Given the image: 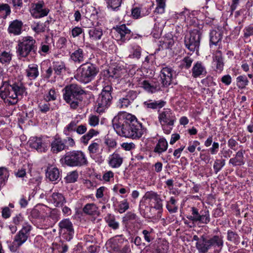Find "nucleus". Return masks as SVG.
<instances>
[{
  "mask_svg": "<svg viewBox=\"0 0 253 253\" xmlns=\"http://www.w3.org/2000/svg\"><path fill=\"white\" fill-rule=\"evenodd\" d=\"M190 213L186 217L190 221L183 219L184 224L190 227L195 224H208L211 221L210 211L207 207L200 210L196 207H192L190 208Z\"/></svg>",
  "mask_w": 253,
  "mask_h": 253,
  "instance_id": "39448f33",
  "label": "nucleus"
},
{
  "mask_svg": "<svg viewBox=\"0 0 253 253\" xmlns=\"http://www.w3.org/2000/svg\"><path fill=\"white\" fill-rule=\"evenodd\" d=\"M48 200L54 205L55 207H63L67 202V200L63 194L58 192H53L48 198Z\"/></svg>",
  "mask_w": 253,
  "mask_h": 253,
  "instance_id": "bb28decb",
  "label": "nucleus"
},
{
  "mask_svg": "<svg viewBox=\"0 0 253 253\" xmlns=\"http://www.w3.org/2000/svg\"><path fill=\"white\" fill-rule=\"evenodd\" d=\"M193 62L192 58L186 56L180 61L178 67L181 70H188L191 67Z\"/></svg>",
  "mask_w": 253,
  "mask_h": 253,
  "instance_id": "09e8293b",
  "label": "nucleus"
},
{
  "mask_svg": "<svg viewBox=\"0 0 253 253\" xmlns=\"http://www.w3.org/2000/svg\"><path fill=\"white\" fill-rule=\"evenodd\" d=\"M45 24H43L41 22H35L33 25L31 26V29L32 30L38 34L44 32L45 31Z\"/></svg>",
  "mask_w": 253,
  "mask_h": 253,
  "instance_id": "4d7b16f0",
  "label": "nucleus"
},
{
  "mask_svg": "<svg viewBox=\"0 0 253 253\" xmlns=\"http://www.w3.org/2000/svg\"><path fill=\"white\" fill-rule=\"evenodd\" d=\"M46 177L50 181L57 183L61 179L59 169L56 167H48L45 171Z\"/></svg>",
  "mask_w": 253,
  "mask_h": 253,
  "instance_id": "cd10ccee",
  "label": "nucleus"
},
{
  "mask_svg": "<svg viewBox=\"0 0 253 253\" xmlns=\"http://www.w3.org/2000/svg\"><path fill=\"white\" fill-rule=\"evenodd\" d=\"M96 66L90 63H86L77 69L76 79L80 82L88 83L93 80L98 72Z\"/></svg>",
  "mask_w": 253,
  "mask_h": 253,
  "instance_id": "1a4fd4ad",
  "label": "nucleus"
},
{
  "mask_svg": "<svg viewBox=\"0 0 253 253\" xmlns=\"http://www.w3.org/2000/svg\"><path fill=\"white\" fill-rule=\"evenodd\" d=\"M223 34L219 31L212 30L210 33V46L211 48L213 45H218L222 39Z\"/></svg>",
  "mask_w": 253,
  "mask_h": 253,
  "instance_id": "2f4dec72",
  "label": "nucleus"
},
{
  "mask_svg": "<svg viewBox=\"0 0 253 253\" xmlns=\"http://www.w3.org/2000/svg\"><path fill=\"white\" fill-rule=\"evenodd\" d=\"M26 77L30 80H34L39 75L38 65L36 64H29L25 70Z\"/></svg>",
  "mask_w": 253,
  "mask_h": 253,
  "instance_id": "f704fd0d",
  "label": "nucleus"
},
{
  "mask_svg": "<svg viewBox=\"0 0 253 253\" xmlns=\"http://www.w3.org/2000/svg\"><path fill=\"white\" fill-rule=\"evenodd\" d=\"M113 128L122 137L139 140L147 129L135 116L126 112H120L112 120Z\"/></svg>",
  "mask_w": 253,
  "mask_h": 253,
  "instance_id": "f257e3e1",
  "label": "nucleus"
},
{
  "mask_svg": "<svg viewBox=\"0 0 253 253\" xmlns=\"http://www.w3.org/2000/svg\"><path fill=\"white\" fill-rule=\"evenodd\" d=\"M107 4L108 8L114 11H118L121 5L122 0H105Z\"/></svg>",
  "mask_w": 253,
  "mask_h": 253,
  "instance_id": "6e6d98bb",
  "label": "nucleus"
},
{
  "mask_svg": "<svg viewBox=\"0 0 253 253\" xmlns=\"http://www.w3.org/2000/svg\"><path fill=\"white\" fill-rule=\"evenodd\" d=\"M52 67L54 73L57 76H62L65 74L66 67L65 64L62 61H53Z\"/></svg>",
  "mask_w": 253,
  "mask_h": 253,
  "instance_id": "4c0bfd02",
  "label": "nucleus"
},
{
  "mask_svg": "<svg viewBox=\"0 0 253 253\" xmlns=\"http://www.w3.org/2000/svg\"><path fill=\"white\" fill-rule=\"evenodd\" d=\"M27 144L31 148L36 149L39 152H45L47 150V144L43 142L41 137H31Z\"/></svg>",
  "mask_w": 253,
  "mask_h": 253,
  "instance_id": "4be33fe9",
  "label": "nucleus"
},
{
  "mask_svg": "<svg viewBox=\"0 0 253 253\" xmlns=\"http://www.w3.org/2000/svg\"><path fill=\"white\" fill-rule=\"evenodd\" d=\"M192 76L194 78L203 77L207 74L206 67L205 64L201 61L194 62L191 69Z\"/></svg>",
  "mask_w": 253,
  "mask_h": 253,
  "instance_id": "b1692460",
  "label": "nucleus"
},
{
  "mask_svg": "<svg viewBox=\"0 0 253 253\" xmlns=\"http://www.w3.org/2000/svg\"><path fill=\"white\" fill-rule=\"evenodd\" d=\"M11 84L12 87L11 96L13 100H9L7 99L6 102H8L9 104L13 105L17 102L18 97H22L26 92V89L23 84L20 81L14 82L11 81Z\"/></svg>",
  "mask_w": 253,
  "mask_h": 253,
  "instance_id": "a211bd4d",
  "label": "nucleus"
},
{
  "mask_svg": "<svg viewBox=\"0 0 253 253\" xmlns=\"http://www.w3.org/2000/svg\"><path fill=\"white\" fill-rule=\"evenodd\" d=\"M106 76L112 78H118L120 77V70L117 68H109L107 71Z\"/></svg>",
  "mask_w": 253,
  "mask_h": 253,
  "instance_id": "0e129e2a",
  "label": "nucleus"
},
{
  "mask_svg": "<svg viewBox=\"0 0 253 253\" xmlns=\"http://www.w3.org/2000/svg\"><path fill=\"white\" fill-rule=\"evenodd\" d=\"M47 206H44L43 208H41L40 210L34 208L31 211L30 215L34 219H42L44 216L42 213V211H44L45 209H47Z\"/></svg>",
  "mask_w": 253,
  "mask_h": 253,
  "instance_id": "13d9d810",
  "label": "nucleus"
},
{
  "mask_svg": "<svg viewBox=\"0 0 253 253\" xmlns=\"http://www.w3.org/2000/svg\"><path fill=\"white\" fill-rule=\"evenodd\" d=\"M212 64L215 67V71L221 73L224 68V62L222 53L221 50L217 49L212 53Z\"/></svg>",
  "mask_w": 253,
  "mask_h": 253,
  "instance_id": "5701e85b",
  "label": "nucleus"
},
{
  "mask_svg": "<svg viewBox=\"0 0 253 253\" xmlns=\"http://www.w3.org/2000/svg\"><path fill=\"white\" fill-rule=\"evenodd\" d=\"M140 223V218L132 211L127 212L122 218V224L127 230H133Z\"/></svg>",
  "mask_w": 253,
  "mask_h": 253,
  "instance_id": "6ab92c4d",
  "label": "nucleus"
},
{
  "mask_svg": "<svg viewBox=\"0 0 253 253\" xmlns=\"http://www.w3.org/2000/svg\"><path fill=\"white\" fill-rule=\"evenodd\" d=\"M201 83L203 85L207 87L215 86L216 85V83L213 81V77L211 76H208L206 78L202 79Z\"/></svg>",
  "mask_w": 253,
  "mask_h": 253,
  "instance_id": "69168bd1",
  "label": "nucleus"
},
{
  "mask_svg": "<svg viewBox=\"0 0 253 253\" xmlns=\"http://www.w3.org/2000/svg\"><path fill=\"white\" fill-rule=\"evenodd\" d=\"M227 240L237 246L240 243L241 238L237 232L228 230L227 232Z\"/></svg>",
  "mask_w": 253,
  "mask_h": 253,
  "instance_id": "c03bdc74",
  "label": "nucleus"
},
{
  "mask_svg": "<svg viewBox=\"0 0 253 253\" xmlns=\"http://www.w3.org/2000/svg\"><path fill=\"white\" fill-rule=\"evenodd\" d=\"M123 162V158L118 151H115L112 154L110 155L108 158V164L112 168H119Z\"/></svg>",
  "mask_w": 253,
  "mask_h": 253,
  "instance_id": "c756f323",
  "label": "nucleus"
},
{
  "mask_svg": "<svg viewBox=\"0 0 253 253\" xmlns=\"http://www.w3.org/2000/svg\"><path fill=\"white\" fill-rule=\"evenodd\" d=\"M142 48L139 45H134L132 47L131 54L129 55V57L133 58L139 59L141 55Z\"/></svg>",
  "mask_w": 253,
  "mask_h": 253,
  "instance_id": "680f3d73",
  "label": "nucleus"
},
{
  "mask_svg": "<svg viewBox=\"0 0 253 253\" xmlns=\"http://www.w3.org/2000/svg\"><path fill=\"white\" fill-rule=\"evenodd\" d=\"M112 31L116 39L124 42L128 41L133 36V33L125 24L114 27Z\"/></svg>",
  "mask_w": 253,
  "mask_h": 253,
  "instance_id": "2eb2a0df",
  "label": "nucleus"
},
{
  "mask_svg": "<svg viewBox=\"0 0 253 253\" xmlns=\"http://www.w3.org/2000/svg\"><path fill=\"white\" fill-rule=\"evenodd\" d=\"M145 197L146 199L153 200L154 201V206H152L154 209L158 211L157 216L161 218L163 211V200L160 195L152 191H147L145 194Z\"/></svg>",
  "mask_w": 253,
  "mask_h": 253,
  "instance_id": "aec40b11",
  "label": "nucleus"
},
{
  "mask_svg": "<svg viewBox=\"0 0 253 253\" xmlns=\"http://www.w3.org/2000/svg\"><path fill=\"white\" fill-rule=\"evenodd\" d=\"M9 176V171L7 168L1 167H0V178L5 183H7Z\"/></svg>",
  "mask_w": 253,
  "mask_h": 253,
  "instance_id": "e2e57ef3",
  "label": "nucleus"
},
{
  "mask_svg": "<svg viewBox=\"0 0 253 253\" xmlns=\"http://www.w3.org/2000/svg\"><path fill=\"white\" fill-rule=\"evenodd\" d=\"M48 211V212L46 213V214L49 213L47 217L52 220L53 223L57 222L61 218V212L59 209L57 208L49 209Z\"/></svg>",
  "mask_w": 253,
  "mask_h": 253,
  "instance_id": "49530a36",
  "label": "nucleus"
},
{
  "mask_svg": "<svg viewBox=\"0 0 253 253\" xmlns=\"http://www.w3.org/2000/svg\"><path fill=\"white\" fill-rule=\"evenodd\" d=\"M62 91L63 99L74 109L78 108L80 102L83 100L84 96L86 94L84 88L76 84L67 85Z\"/></svg>",
  "mask_w": 253,
  "mask_h": 253,
  "instance_id": "7ed1b4c3",
  "label": "nucleus"
},
{
  "mask_svg": "<svg viewBox=\"0 0 253 253\" xmlns=\"http://www.w3.org/2000/svg\"><path fill=\"white\" fill-rule=\"evenodd\" d=\"M244 152L242 150L238 151L235 156L229 160V164L233 167L241 166L245 164Z\"/></svg>",
  "mask_w": 253,
  "mask_h": 253,
  "instance_id": "c9c22d12",
  "label": "nucleus"
},
{
  "mask_svg": "<svg viewBox=\"0 0 253 253\" xmlns=\"http://www.w3.org/2000/svg\"><path fill=\"white\" fill-rule=\"evenodd\" d=\"M50 9L45 7L43 0H39L37 2L33 3L30 12L31 16L35 19H40L46 16L49 13Z\"/></svg>",
  "mask_w": 253,
  "mask_h": 253,
  "instance_id": "f3484780",
  "label": "nucleus"
},
{
  "mask_svg": "<svg viewBox=\"0 0 253 253\" xmlns=\"http://www.w3.org/2000/svg\"><path fill=\"white\" fill-rule=\"evenodd\" d=\"M174 70L171 67H163L160 72V78L161 80V86L168 87L171 83L173 78Z\"/></svg>",
  "mask_w": 253,
  "mask_h": 253,
  "instance_id": "412c9836",
  "label": "nucleus"
},
{
  "mask_svg": "<svg viewBox=\"0 0 253 253\" xmlns=\"http://www.w3.org/2000/svg\"><path fill=\"white\" fill-rule=\"evenodd\" d=\"M98 132L95 129L91 128L85 134L83 135L80 139L81 142L84 145H86L88 141L94 136L98 134Z\"/></svg>",
  "mask_w": 253,
  "mask_h": 253,
  "instance_id": "de8ad7c7",
  "label": "nucleus"
},
{
  "mask_svg": "<svg viewBox=\"0 0 253 253\" xmlns=\"http://www.w3.org/2000/svg\"><path fill=\"white\" fill-rule=\"evenodd\" d=\"M166 208L170 213H174L178 211L177 200L174 197H171L167 202Z\"/></svg>",
  "mask_w": 253,
  "mask_h": 253,
  "instance_id": "79ce46f5",
  "label": "nucleus"
},
{
  "mask_svg": "<svg viewBox=\"0 0 253 253\" xmlns=\"http://www.w3.org/2000/svg\"><path fill=\"white\" fill-rule=\"evenodd\" d=\"M202 33L200 30L193 29L185 35L184 44L185 47L192 53L196 52L198 55Z\"/></svg>",
  "mask_w": 253,
  "mask_h": 253,
  "instance_id": "f8f14e48",
  "label": "nucleus"
},
{
  "mask_svg": "<svg viewBox=\"0 0 253 253\" xmlns=\"http://www.w3.org/2000/svg\"><path fill=\"white\" fill-rule=\"evenodd\" d=\"M193 239L197 241L196 246L200 253H220L223 247L224 241L221 235H203L200 237L194 235Z\"/></svg>",
  "mask_w": 253,
  "mask_h": 253,
  "instance_id": "f03ea898",
  "label": "nucleus"
},
{
  "mask_svg": "<svg viewBox=\"0 0 253 253\" xmlns=\"http://www.w3.org/2000/svg\"><path fill=\"white\" fill-rule=\"evenodd\" d=\"M113 88L111 85L108 84L103 87L95 101L96 112L103 113L111 106L113 103Z\"/></svg>",
  "mask_w": 253,
  "mask_h": 253,
  "instance_id": "0eeeda50",
  "label": "nucleus"
},
{
  "mask_svg": "<svg viewBox=\"0 0 253 253\" xmlns=\"http://www.w3.org/2000/svg\"><path fill=\"white\" fill-rule=\"evenodd\" d=\"M59 162L64 167H82L88 164L85 154L81 150H73L66 152L60 158Z\"/></svg>",
  "mask_w": 253,
  "mask_h": 253,
  "instance_id": "20e7f679",
  "label": "nucleus"
},
{
  "mask_svg": "<svg viewBox=\"0 0 253 253\" xmlns=\"http://www.w3.org/2000/svg\"><path fill=\"white\" fill-rule=\"evenodd\" d=\"M89 38L91 41H96L101 39L103 30L100 27H91L88 30Z\"/></svg>",
  "mask_w": 253,
  "mask_h": 253,
  "instance_id": "e433bc0d",
  "label": "nucleus"
},
{
  "mask_svg": "<svg viewBox=\"0 0 253 253\" xmlns=\"http://www.w3.org/2000/svg\"><path fill=\"white\" fill-rule=\"evenodd\" d=\"M129 208V204L127 199H125L119 203L118 206V211L120 213H124Z\"/></svg>",
  "mask_w": 253,
  "mask_h": 253,
  "instance_id": "052dcab7",
  "label": "nucleus"
},
{
  "mask_svg": "<svg viewBox=\"0 0 253 253\" xmlns=\"http://www.w3.org/2000/svg\"><path fill=\"white\" fill-rule=\"evenodd\" d=\"M225 160L222 158L215 160L213 165V169L215 174H217L225 166Z\"/></svg>",
  "mask_w": 253,
  "mask_h": 253,
  "instance_id": "3c124183",
  "label": "nucleus"
},
{
  "mask_svg": "<svg viewBox=\"0 0 253 253\" xmlns=\"http://www.w3.org/2000/svg\"><path fill=\"white\" fill-rule=\"evenodd\" d=\"M16 49L19 58H27L29 55L35 56L37 55V42L32 37H24L18 41Z\"/></svg>",
  "mask_w": 253,
  "mask_h": 253,
  "instance_id": "423d86ee",
  "label": "nucleus"
},
{
  "mask_svg": "<svg viewBox=\"0 0 253 253\" xmlns=\"http://www.w3.org/2000/svg\"><path fill=\"white\" fill-rule=\"evenodd\" d=\"M11 8L7 3L0 4V16L3 19L7 18L11 14Z\"/></svg>",
  "mask_w": 253,
  "mask_h": 253,
  "instance_id": "8fccbe9b",
  "label": "nucleus"
},
{
  "mask_svg": "<svg viewBox=\"0 0 253 253\" xmlns=\"http://www.w3.org/2000/svg\"><path fill=\"white\" fill-rule=\"evenodd\" d=\"M69 246L64 241L57 243H53L52 248V253H66L68 251Z\"/></svg>",
  "mask_w": 253,
  "mask_h": 253,
  "instance_id": "58836bf2",
  "label": "nucleus"
},
{
  "mask_svg": "<svg viewBox=\"0 0 253 253\" xmlns=\"http://www.w3.org/2000/svg\"><path fill=\"white\" fill-rule=\"evenodd\" d=\"M58 231L61 239L68 242L73 238L75 234L73 224L69 218L63 219L58 223Z\"/></svg>",
  "mask_w": 253,
  "mask_h": 253,
  "instance_id": "ddd939ff",
  "label": "nucleus"
},
{
  "mask_svg": "<svg viewBox=\"0 0 253 253\" xmlns=\"http://www.w3.org/2000/svg\"><path fill=\"white\" fill-rule=\"evenodd\" d=\"M70 34L73 38H76L83 36V40L84 41V30L81 27L75 26L73 27L70 31Z\"/></svg>",
  "mask_w": 253,
  "mask_h": 253,
  "instance_id": "603ef678",
  "label": "nucleus"
},
{
  "mask_svg": "<svg viewBox=\"0 0 253 253\" xmlns=\"http://www.w3.org/2000/svg\"><path fill=\"white\" fill-rule=\"evenodd\" d=\"M86 57V54L83 48L77 47L70 55V59L75 63L83 62Z\"/></svg>",
  "mask_w": 253,
  "mask_h": 253,
  "instance_id": "c85d7f7f",
  "label": "nucleus"
},
{
  "mask_svg": "<svg viewBox=\"0 0 253 253\" xmlns=\"http://www.w3.org/2000/svg\"><path fill=\"white\" fill-rule=\"evenodd\" d=\"M237 85L239 88L244 89L248 85L249 81L245 75H240L236 78Z\"/></svg>",
  "mask_w": 253,
  "mask_h": 253,
  "instance_id": "5fc2aeb1",
  "label": "nucleus"
},
{
  "mask_svg": "<svg viewBox=\"0 0 253 253\" xmlns=\"http://www.w3.org/2000/svg\"><path fill=\"white\" fill-rule=\"evenodd\" d=\"M158 119L162 128L165 134L170 133L176 118L173 112L169 108H164L162 111L159 110Z\"/></svg>",
  "mask_w": 253,
  "mask_h": 253,
  "instance_id": "6e6552de",
  "label": "nucleus"
},
{
  "mask_svg": "<svg viewBox=\"0 0 253 253\" xmlns=\"http://www.w3.org/2000/svg\"><path fill=\"white\" fill-rule=\"evenodd\" d=\"M139 94V92H138L136 90H130L128 92H126L125 97L129 101V102L131 104L133 102L135 99L138 96Z\"/></svg>",
  "mask_w": 253,
  "mask_h": 253,
  "instance_id": "774afa93",
  "label": "nucleus"
},
{
  "mask_svg": "<svg viewBox=\"0 0 253 253\" xmlns=\"http://www.w3.org/2000/svg\"><path fill=\"white\" fill-rule=\"evenodd\" d=\"M157 7L155 9V13L162 14L165 12V7L166 6L165 0H156Z\"/></svg>",
  "mask_w": 253,
  "mask_h": 253,
  "instance_id": "338daca9",
  "label": "nucleus"
},
{
  "mask_svg": "<svg viewBox=\"0 0 253 253\" xmlns=\"http://www.w3.org/2000/svg\"><path fill=\"white\" fill-rule=\"evenodd\" d=\"M57 94L54 88L49 89L47 93H46L43 96L44 100L48 102L51 101H54L57 98Z\"/></svg>",
  "mask_w": 253,
  "mask_h": 253,
  "instance_id": "bf43d9fd",
  "label": "nucleus"
},
{
  "mask_svg": "<svg viewBox=\"0 0 253 253\" xmlns=\"http://www.w3.org/2000/svg\"><path fill=\"white\" fill-rule=\"evenodd\" d=\"M79 121L77 120H72L63 129V134L67 137H71L72 138V133L76 132L77 126Z\"/></svg>",
  "mask_w": 253,
  "mask_h": 253,
  "instance_id": "ea45409f",
  "label": "nucleus"
},
{
  "mask_svg": "<svg viewBox=\"0 0 253 253\" xmlns=\"http://www.w3.org/2000/svg\"><path fill=\"white\" fill-rule=\"evenodd\" d=\"M32 229V227L30 224L24 223L21 229L14 236L13 243L21 247L29 238Z\"/></svg>",
  "mask_w": 253,
  "mask_h": 253,
  "instance_id": "dca6fc26",
  "label": "nucleus"
},
{
  "mask_svg": "<svg viewBox=\"0 0 253 253\" xmlns=\"http://www.w3.org/2000/svg\"><path fill=\"white\" fill-rule=\"evenodd\" d=\"M84 213L87 215H95L98 214V207L94 203L86 204L83 209Z\"/></svg>",
  "mask_w": 253,
  "mask_h": 253,
  "instance_id": "37998d69",
  "label": "nucleus"
},
{
  "mask_svg": "<svg viewBox=\"0 0 253 253\" xmlns=\"http://www.w3.org/2000/svg\"><path fill=\"white\" fill-rule=\"evenodd\" d=\"M53 140L50 143V151L53 154H57L63 150H69L70 147L76 145L75 140L71 137L62 138L56 134L53 137Z\"/></svg>",
  "mask_w": 253,
  "mask_h": 253,
  "instance_id": "9b49d317",
  "label": "nucleus"
},
{
  "mask_svg": "<svg viewBox=\"0 0 253 253\" xmlns=\"http://www.w3.org/2000/svg\"><path fill=\"white\" fill-rule=\"evenodd\" d=\"M11 80L2 81L0 86V97L5 101L6 99H11L12 84Z\"/></svg>",
  "mask_w": 253,
  "mask_h": 253,
  "instance_id": "393cba45",
  "label": "nucleus"
},
{
  "mask_svg": "<svg viewBox=\"0 0 253 253\" xmlns=\"http://www.w3.org/2000/svg\"><path fill=\"white\" fill-rule=\"evenodd\" d=\"M166 103V101L163 100L153 101L152 100L149 99L144 102L143 106L147 109L153 110L157 109H160L164 107Z\"/></svg>",
  "mask_w": 253,
  "mask_h": 253,
  "instance_id": "72a5a7b5",
  "label": "nucleus"
},
{
  "mask_svg": "<svg viewBox=\"0 0 253 253\" xmlns=\"http://www.w3.org/2000/svg\"><path fill=\"white\" fill-rule=\"evenodd\" d=\"M104 220L108 226L111 229L115 230L119 228V223L116 221L115 216L114 214L107 213L104 217Z\"/></svg>",
  "mask_w": 253,
  "mask_h": 253,
  "instance_id": "a19ab883",
  "label": "nucleus"
},
{
  "mask_svg": "<svg viewBox=\"0 0 253 253\" xmlns=\"http://www.w3.org/2000/svg\"><path fill=\"white\" fill-rule=\"evenodd\" d=\"M107 248L113 253H127L130 252L128 241L123 236H116L108 240L106 244Z\"/></svg>",
  "mask_w": 253,
  "mask_h": 253,
  "instance_id": "9d476101",
  "label": "nucleus"
},
{
  "mask_svg": "<svg viewBox=\"0 0 253 253\" xmlns=\"http://www.w3.org/2000/svg\"><path fill=\"white\" fill-rule=\"evenodd\" d=\"M142 234L144 240L148 243H150L155 239V232L153 228L148 227L143 230Z\"/></svg>",
  "mask_w": 253,
  "mask_h": 253,
  "instance_id": "a18cd8bd",
  "label": "nucleus"
},
{
  "mask_svg": "<svg viewBox=\"0 0 253 253\" xmlns=\"http://www.w3.org/2000/svg\"><path fill=\"white\" fill-rule=\"evenodd\" d=\"M154 210L152 206H149L145 204H140L139 207L140 214L144 218L149 219L155 216V213L153 212Z\"/></svg>",
  "mask_w": 253,
  "mask_h": 253,
  "instance_id": "473e14b6",
  "label": "nucleus"
},
{
  "mask_svg": "<svg viewBox=\"0 0 253 253\" xmlns=\"http://www.w3.org/2000/svg\"><path fill=\"white\" fill-rule=\"evenodd\" d=\"M139 87L142 88L149 93L153 94L161 91V85L156 79H146L143 78H136Z\"/></svg>",
  "mask_w": 253,
  "mask_h": 253,
  "instance_id": "4468645a",
  "label": "nucleus"
},
{
  "mask_svg": "<svg viewBox=\"0 0 253 253\" xmlns=\"http://www.w3.org/2000/svg\"><path fill=\"white\" fill-rule=\"evenodd\" d=\"M23 23L21 20L15 19L10 21L7 28V32L10 35L19 36L22 32Z\"/></svg>",
  "mask_w": 253,
  "mask_h": 253,
  "instance_id": "a878e982",
  "label": "nucleus"
},
{
  "mask_svg": "<svg viewBox=\"0 0 253 253\" xmlns=\"http://www.w3.org/2000/svg\"><path fill=\"white\" fill-rule=\"evenodd\" d=\"M168 148V143L164 137L160 138L154 147L153 152L154 153L160 156L165 152Z\"/></svg>",
  "mask_w": 253,
  "mask_h": 253,
  "instance_id": "7c9ffc66",
  "label": "nucleus"
},
{
  "mask_svg": "<svg viewBox=\"0 0 253 253\" xmlns=\"http://www.w3.org/2000/svg\"><path fill=\"white\" fill-rule=\"evenodd\" d=\"M79 173L77 170H73L67 173L64 178L65 181L67 183H75L78 180Z\"/></svg>",
  "mask_w": 253,
  "mask_h": 253,
  "instance_id": "864d4df0",
  "label": "nucleus"
}]
</instances>
